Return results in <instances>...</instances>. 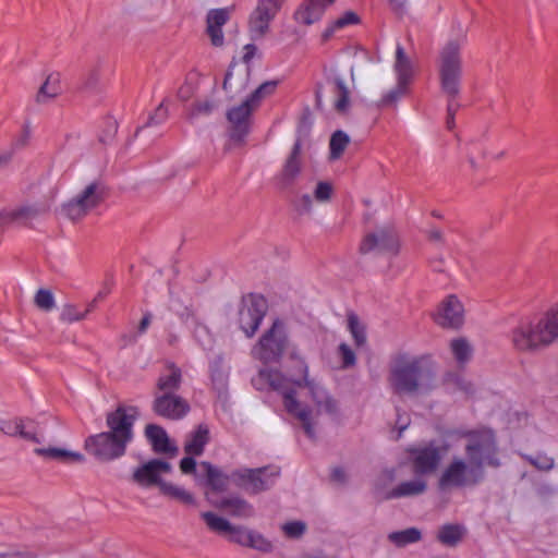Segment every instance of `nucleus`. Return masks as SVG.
Returning <instances> with one entry per match:
<instances>
[{
    "mask_svg": "<svg viewBox=\"0 0 558 558\" xmlns=\"http://www.w3.org/2000/svg\"><path fill=\"white\" fill-rule=\"evenodd\" d=\"M230 19V10L214 9L207 13L206 16V33L210 38V43L215 47H221L225 44V36L222 26Z\"/></svg>",
    "mask_w": 558,
    "mask_h": 558,
    "instance_id": "5701e85b",
    "label": "nucleus"
},
{
    "mask_svg": "<svg viewBox=\"0 0 558 558\" xmlns=\"http://www.w3.org/2000/svg\"><path fill=\"white\" fill-rule=\"evenodd\" d=\"M215 505L226 510L229 514L240 518H248L254 512L253 507L246 500L239 497L222 498Z\"/></svg>",
    "mask_w": 558,
    "mask_h": 558,
    "instance_id": "c85d7f7f",
    "label": "nucleus"
},
{
    "mask_svg": "<svg viewBox=\"0 0 558 558\" xmlns=\"http://www.w3.org/2000/svg\"><path fill=\"white\" fill-rule=\"evenodd\" d=\"M190 403L177 392L155 393L154 412L168 420H181L190 412Z\"/></svg>",
    "mask_w": 558,
    "mask_h": 558,
    "instance_id": "a211bd4d",
    "label": "nucleus"
},
{
    "mask_svg": "<svg viewBox=\"0 0 558 558\" xmlns=\"http://www.w3.org/2000/svg\"><path fill=\"white\" fill-rule=\"evenodd\" d=\"M94 310V302L86 305L84 308H80L74 304H65L62 307L60 319L68 324L84 320L88 314Z\"/></svg>",
    "mask_w": 558,
    "mask_h": 558,
    "instance_id": "c9c22d12",
    "label": "nucleus"
},
{
    "mask_svg": "<svg viewBox=\"0 0 558 558\" xmlns=\"http://www.w3.org/2000/svg\"><path fill=\"white\" fill-rule=\"evenodd\" d=\"M145 433L155 451L165 453L171 452L172 456L177 453L178 449L171 447L167 433L162 427L156 424H149L146 426Z\"/></svg>",
    "mask_w": 558,
    "mask_h": 558,
    "instance_id": "cd10ccee",
    "label": "nucleus"
},
{
    "mask_svg": "<svg viewBox=\"0 0 558 558\" xmlns=\"http://www.w3.org/2000/svg\"><path fill=\"white\" fill-rule=\"evenodd\" d=\"M245 53L243 56L244 62L248 63L255 56V52L257 50L256 46L250 44L245 46Z\"/></svg>",
    "mask_w": 558,
    "mask_h": 558,
    "instance_id": "338daca9",
    "label": "nucleus"
},
{
    "mask_svg": "<svg viewBox=\"0 0 558 558\" xmlns=\"http://www.w3.org/2000/svg\"><path fill=\"white\" fill-rule=\"evenodd\" d=\"M253 384L257 389H266L267 387L278 390L283 395L286 399V395H294L293 388H301L303 384V379L300 381L290 379L282 375L278 371H268L262 369L258 375L253 378Z\"/></svg>",
    "mask_w": 558,
    "mask_h": 558,
    "instance_id": "aec40b11",
    "label": "nucleus"
},
{
    "mask_svg": "<svg viewBox=\"0 0 558 558\" xmlns=\"http://www.w3.org/2000/svg\"><path fill=\"white\" fill-rule=\"evenodd\" d=\"M525 459L539 471H549L554 468V459L544 453L526 456Z\"/></svg>",
    "mask_w": 558,
    "mask_h": 558,
    "instance_id": "3c124183",
    "label": "nucleus"
},
{
    "mask_svg": "<svg viewBox=\"0 0 558 558\" xmlns=\"http://www.w3.org/2000/svg\"><path fill=\"white\" fill-rule=\"evenodd\" d=\"M20 417H14L2 422L0 429L8 436L16 437Z\"/></svg>",
    "mask_w": 558,
    "mask_h": 558,
    "instance_id": "bf43d9fd",
    "label": "nucleus"
},
{
    "mask_svg": "<svg viewBox=\"0 0 558 558\" xmlns=\"http://www.w3.org/2000/svg\"><path fill=\"white\" fill-rule=\"evenodd\" d=\"M350 143V137L343 131H336L330 138L329 149L330 159L338 160L344 153L347 146Z\"/></svg>",
    "mask_w": 558,
    "mask_h": 558,
    "instance_id": "ea45409f",
    "label": "nucleus"
},
{
    "mask_svg": "<svg viewBox=\"0 0 558 558\" xmlns=\"http://www.w3.org/2000/svg\"><path fill=\"white\" fill-rule=\"evenodd\" d=\"M509 344L519 355H535L556 343L541 314L520 318L509 330Z\"/></svg>",
    "mask_w": 558,
    "mask_h": 558,
    "instance_id": "7ed1b4c3",
    "label": "nucleus"
},
{
    "mask_svg": "<svg viewBox=\"0 0 558 558\" xmlns=\"http://www.w3.org/2000/svg\"><path fill=\"white\" fill-rule=\"evenodd\" d=\"M409 85L398 82L397 86L383 96L378 102L379 108H395L397 101L408 93Z\"/></svg>",
    "mask_w": 558,
    "mask_h": 558,
    "instance_id": "c03bdc74",
    "label": "nucleus"
},
{
    "mask_svg": "<svg viewBox=\"0 0 558 558\" xmlns=\"http://www.w3.org/2000/svg\"><path fill=\"white\" fill-rule=\"evenodd\" d=\"M395 70L397 72L398 82L407 85L411 83L414 75L413 64L401 46H398L396 50Z\"/></svg>",
    "mask_w": 558,
    "mask_h": 558,
    "instance_id": "7c9ffc66",
    "label": "nucleus"
},
{
    "mask_svg": "<svg viewBox=\"0 0 558 558\" xmlns=\"http://www.w3.org/2000/svg\"><path fill=\"white\" fill-rule=\"evenodd\" d=\"M437 70L441 90L451 99L460 93L462 74L461 47L457 41H448L437 56Z\"/></svg>",
    "mask_w": 558,
    "mask_h": 558,
    "instance_id": "39448f33",
    "label": "nucleus"
},
{
    "mask_svg": "<svg viewBox=\"0 0 558 558\" xmlns=\"http://www.w3.org/2000/svg\"><path fill=\"white\" fill-rule=\"evenodd\" d=\"M465 306L457 294H448L430 314L433 322L442 329L459 330L465 324Z\"/></svg>",
    "mask_w": 558,
    "mask_h": 558,
    "instance_id": "9b49d317",
    "label": "nucleus"
},
{
    "mask_svg": "<svg viewBox=\"0 0 558 558\" xmlns=\"http://www.w3.org/2000/svg\"><path fill=\"white\" fill-rule=\"evenodd\" d=\"M284 0H257L248 17V32L254 39L264 38L270 31V24L280 12Z\"/></svg>",
    "mask_w": 558,
    "mask_h": 558,
    "instance_id": "4468645a",
    "label": "nucleus"
},
{
    "mask_svg": "<svg viewBox=\"0 0 558 558\" xmlns=\"http://www.w3.org/2000/svg\"><path fill=\"white\" fill-rule=\"evenodd\" d=\"M13 155H14V151L12 149L1 150L0 151V168L7 167L11 162Z\"/></svg>",
    "mask_w": 558,
    "mask_h": 558,
    "instance_id": "0e129e2a",
    "label": "nucleus"
},
{
    "mask_svg": "<svg viewBox=\"0 0 558 558\" xmlns=\"http://www.w3.org/2000/svg\"><path fill=\"white\" fill-rule=\"evenodd\" d=\"M348 324L356 344L363 345L366 341L365 328L360 323L359 317L355 314H350L348 317Z\"/></svg>",
    "mask_w": 558,
    "mask_h": 558,
    "instance_id": "de8ad7c7",
    "label": "nucleus"
},
{
    "mask_svg": "<svg viewBox=\"0 0 558 558\" xmlns=\"http://www.w3.org/2000/svg\"><path fill=\"white\" fill-rule=\"evenodd\" d=\"M460 439L464 440V450L466 459L478 463L483 469L486 460L494 465H498L493 459L496 453V436L493 429L481 427L470 430H461L457 434Z\"/></svg>",
    "mask_w": 558,
    "mask_h": 558,
    "instance_id": "0eeeda50",
    "label": "nucleus"
},
{
    "mask_svg": "<svg viewBox=\"0 0 558 558\" xmlns=\"http://www.w3.org/2000/svg\"><path fill=\"white\" fill-rule=\"evenodd\" d=\"M168 118V108L161 102L155 112L149 117L148 124H157L163 122Z\"/></svg>",
    "mask_w": 558,
    "mask_h": 558,
    "instance_id": "13d9d810",
    "label": "nucleus"
},
{
    "mask_svg": "<svg viewBox=\"0 0 558 558\" xmlns=\"http://www.w3.org/2000/svg\"><path fill=\"white\" fill-rule=\"evenodd\" d=\"M436 374L437 364L429 355H399L390 368L388 381L395 393L413 395L432 388Z\"/></svg>",
    "mask_w": 558,
    "mask_h": 558,
    "instance_id": "f03ea898",
    "label": "nucleus"
},
{
    "mask_svg": "<svg viewBox=\"0 0 558 558\" xmlns=\"http://www.w3.org/2000/svg\"><path fill=\"white\" fill-rule=\"evenodd\" d=\"M213 109H214V104L210 100L205 99V100L197 101L196 104H194L190 111V114L192 117H196L199 114H208L213 111Z\"/></svg>",
    "mask_w": 558,
    "mask_h": 558,
    "instance_id": "4d7b16f0",
    "label": "nucleus"
},
{
    "mask_svg": "<svg viewBox=\"0 0 558 558\" xmlns=\"http://www.w3.org/2000/svg\"><path fill=\"white\" fill-rule=\"evenodd\" d=\"M11 222L28 226L37 216L41 214V209L34 204H21L10 207Z\"/></svg>",
    "mask_w": 558,
    "mask_h": 558,
    "instance_id": "2f4dec72",
    "label": "nucleus"
},
{
    "mask_svg": "<svg viewBox=\"0 0 558 558\" xmlns=\"http://www.w3.org/2000/svg\"><path fill=\"white\" fill-rule=\"evenodd\" d=\"M397 480L393 470H385L381 472L376 482V490L383 499H397L403 497L418 496L426 492L427 482L422 475H416L411 481H403L391 489L386 487Z\"/></svg>",
    "mask_w": 558,
    "mask_h": 558,
    "instance_id": "9d476101",
    "label": "nucleus"
},
{
    "mask_svg": "<svg viewBox=\"0 0 558 558\" xmlns=\"http://www.w3.org/2000/svg\"><path fill=\"white\" fill-rule=\"evenodd\" d=\"M195 466V460L191 457H186L181 460L180 469L183 473H194Z\"/></svg>",
    "mask_w": 558,
    "mask_h": 558,
    "instance_id": "680f3d73",
    "label": "nucleus"
},
{
    "mask_svg": "<svg viewBox=\"0 0 558 558\" xmlns=\"http://www.w3.org/2000/svg\"><path fill=\"white\" fill-rule=\"evenodd\" d=\"M194 337L203 348L211 349L214 338L205 324L196 322L194 327Z\"/></svg>",
    "mask_w": 558,
    "mask_h": 558,
    "instance_id": "09e8293b",
    "label": "nucleus"
},
{
    "mask_svg": "<svg viewBox=\"0 0 558 558\" xmlns=\"http://www.w3.org/2000/svg\"><path fill=\"white\" fill-rule=\"evenodd\" d=\"M465 533L462 524H444L438 529L437 539L447 547H454L464 538Z\"/></svg>",
    "mask_w": 558,
    "mask_h": 558,
    "instance_id": "c756f323",
    "label": "nucleus"
},
{
    "mask_svg": "<svg viewBox=\"0 0 558 558\" xmlns=\"http://www.w3.org/2000/svg\"><path fill=\"white\" fill-rule=\"evenodd\" d=\"M209 439V430L207 426L199 425L197 429L191 434L190 438L186 440L184 445V450L186 453L192 456H199L204 451L205 445Z\"/></svg>",
    "mask_w": 558,
    "mask_h": 558,
    "instance_id": "473e14b6",
    "label": "nucleus"
},
{
    "mask_svg": "<svg viewBox=\"0 0 558 558\" xmlns=\"http://www.w3.org/2000/svg\"><path fill=\"white\" fill-rule=\"evenodd\" d=\"M335 86L338 95V100L335 102V107L339 112H347L350 105V90L339 77L335 78Z\"/></svg>",
    "mask_w": 558,
    "mask_h": 558,
    "instance_id": "a18cd8bd",
    "label": "nucleus"
},
{
    "mask_svg": "<svg viewBox=\"0 0 558 558\" xmlns=\"http://www.w3.org/2000/svg\"><path fill=\"white\" fill-rule=\"evenodd\" d=\"M287 347L288 335L284 324L276 319L253 347L252 354L263 363H274L280 360Z\"/></svg>",
    "mask_w": 558,
    "mask_h": 558,
    "instance_id": "6e6552de",
    "label": "nucleus"
},
{
    "mask_svg": "<svg viewBox=\"0 0 558 558\" xmlns=\"http://www.w3.org/2000/svg\"><path fill=\"white\" fill-rule=\"evenodd\" d=\"M106 194L105 185L100 181H93L64 204L63 210L71 220H80L97 208L105 201Z\"/></svg>",
    "mask_w": 558,
    "mask_h": 558,
    "instance_id": "1a4fd4ad",
    "label": "nucleus"
},
{
    "mask_svg": "<svg viewBox=\"0 0 558 558\" xmlns=\"http://www.w3.org/2000/svg\"><path fill=\"white\" fill-rule=\"evenodd\" d=\"M183 380L182 369L173 362L167 361L156 381V393L177 392Z\"/></svg>",
    "mask_w": 558,
    "mask_h": 558,
    "instance_id": "393cba45",
    "label": "nucleus"
},
{
    "mask_svg": "<svg viewBox=\"0 0 558 558\" xmlns=\"http://www.w3.org/2000/svg\"><path fill=\"white\" fill-rule=\"evenodd\" d=\"M138 416V409L132 405L120 404L106 416L109 433L130 442L133 436L132 427Z\"/></svg>",
    "mask_w": 558,
    "mask_h": 558,
    "instance_id": "f3484780",
    "label": "nucleus"
},
{
    "mask_svg": "<svg viewBox=\"0 0 558 558\" xmlns=\"http://www.w3.org/2000/svg\"><path fill=\"white\" fill-rule=\"evenodd\" d=\"M305 529H306L305 523H303L301 521L289 522L282 526L284 534L290 538L301 537L304 534Z\"/></svg>",
    "mask_w": 558,
    "mask_h": 558,
    "instance_id": "864d4df0",
    "label": "nucleus"
},
{
    "mask_svg": "<svg viewBox=\"0 0 558 558\" xmlns=\"http://www.w3.org/2000/svg\"><path fill=\"white\" fill-rule=\"evenodd\" d=\"M34 452L47 461H58V462H82L84 461V456L80 452L70 451L63 448L58 447H38L34 450Z\"/></svg>",
    "mask_w": 558,
    "mask_h": 558,
    "instance_id": "bb28decb",
    "label": "nucleus"
},
{
    "mask_svg": "<svg viewBox=\"0 0 558 558\" xmlns=\"http://www.w3.org/2000/svg\"><path fill=\"white\" fill-rule=\"evenodd\" d=\"M172 470L168 462L161 460H151L142 466L137 468L133 473V481L141 486L158 485L160 492L172 499L179 500L183 504L191 505L194 502L193 496L184 488L173 484L163 482L160 475L170 473Z\"/></svg>",
    "mask_w": 558,
    "mask_h": 558,
    "instance_id": "20e7f679",
    "label": "nucleus"
},
{
    "mask_svg": "<svg viewBox=\"0 0 558 558\" xmlns=\"http://www.w3.org/2000/svg\"><path fill=\"white\" fill-rule=\"evenodd\" d=\"M375 248L386 252L392 256H397L399 254L400 241L392 227H379L375 231L368 232L363 236L359 246L360 253L367 254Z\"/></svg>",
    "mask_w": 558,
    "mask_h": 558,
    "instance_id": "dca6fc26",
    "label": "nucleus"
},
{
    "mask_svg": "<svg viewBox=\"0 0 558 558\" xmlns=\"http://www.w3.org/2000/svg\"><path fill=\"white\" fill-rule=\"evenodd\" d=\"M35 305L46 312L51 311L56 306L53 294L50 290L39 289L34 296Z\"/></svg>",
    "mask_w": 558,
    "mask_h": 558,
    "instance_id": "49530a36",
    "label": "nucleus"
},
{
    "mask_svg": "<svg viewBox=\"0 0 558 558\" xmlns=\"http://www.w3.org/2000/svg\"><path fill=\"white\" fill-rule=\"evenodd\" d=\"M483 476L477 462L461 456H453L438 476L437 485L441 492L476 485Z\"/></svg>",
    "mask_w": 558,
    "mask_h": 558,
    "instance_id": "423d86ee",
    "label": "nucleus"
},
{
    "mask_svg": "<svg viewBox=\"0 0 558 558\" xmlns=\"http://www.w3.org/2000/svg\"><path fill=\"white\" fill-rule=\"evenodd\" d=\"M128 442L109 432L92 435L85 439L84 448L100 461H112L122 457Z\"/></svg>",
    "mask_w": 558,
    "mask_h": 558,
    "instance_id": "ddd939ff",
    "label": "nucleus"
},
{
    "mask_svg": "<svg viewBox=\"0 0 558 558\" xmlns=\"http://www.w3.org/2000/svg\"><path fill=\"white\" fill-rule=\"evenodd\" d=\"M277 85L278 83L276 81H268L263 83L245 99V101L254 109H256L265 96L275 92Z\"/></svg>",
    "mask_w": 558,
    "mask_h": 558,
    "instance_id": "37998d69",
    "label": "nucleus"
},
{
    "mask_svg": "<svg viewBox=\"0 0 558 558\" xmlns=\"http://www.w3.org/2000/svg\"><path fill=\"white\" fill-rule=\"evenodd\" d=\"M422 533L416 527H409L403 531H396L388 534V539L397 547H404L408 544L421 541Z\"/></svg>",
    "mask_w": 558,
    "mask_h": 558,
    "instance_id": "e433bc0d",
    "label": "nucleus"
},
{
    "mask_svg": "<svg viewBox=\"0 0 558 558\" xmlns=\"http://www.w3.org/2000/svg\"><path fill=\"white\" fill-rule=\"evenodd\" d=\"M338 352L342 360L343 368L352 367L355 365V355L348 344L341 343L338 348Z\"/></svg>",
    "mask_w": 558,
    "mask_h": 558,
    "instance_id": "5fc2aeb1",
    "label": "nucleus"
},
{
    "mask_svg": "<svg viewBox=\"0 0 558 558\" xmlns=\"http://www.w3.org/2000/svg\"><path fill=\"white\" fill-rule=\"evenodd\" d=\"M333 2L335 0H304L294 17L298 23L308 26L317 22Z\"/></svg>",
    "mask_w": 558,
    "mask_h": 558,
    "instance_id": "a878e982",
    "label": "nucleus"
},
{
    "mask_svg": "<svg viewBox=\"0 0 558 558\" xmlns=\"http://www.w3.org/2000/svg\"><path fill=\"white\" fill-rule=\"evenodd\" d=\"M63 93L62 77L59 72H50L46 75L45 81L39 86L35 102L41 106L56 101Z\"/></svg>",
    "mask_w": 558,
    "mask_h": 558,
    "instance_id": "b1692460",
    "label": "nucleus"
},
{
    "mask_svg": "<svg viewBox=\"0 0 558 558\" xmlns=\"http://www.w3.org/2000/svg\"><path fill=\"white\" fill-rule=\"evenodd\" d=\"M410 425V416L408 413H398L396 427L398 428L397 439L400 438L401 433Z\"/></svg>",
    "mask_w": 558,
    "mask_h": 558,
    "instance_id": "052dcab7",
    "label": "nucleus"
},
{
    "mask_svg": "<svg viewBox=\"0 0 558 558\" xmlns=\"http://www.w3.org/2000/svg\"><path fill=\"white\" fill-rule=\"evenodd\" d=\"M449 347L458 364L463 365L471 360L473 347L465 337L453 338L450 341Z\"/></svg>",
    "mask_w": 558,
    "mask_h": 558,
    "instance_id": "72a5a7b5",
    "label": "nucleus"
},
{
    "mask_svg": "<svg viewBox=\"0 0 558 558\" xmlns=\"http://www.w3.org/2000/svg\"><path fill=\"white\" fill-rule=\"evenodd\" d=\"M304 404L293 395H286V409L303 424L308 437H315V427L325 421H336L340 415L337 400L315 379L308 377V367L301 361Z\"/></svg>",
    "mask_w": 558,
    "mask_h": 558,
    "instance_id": "f257e3e1",
    "label": "nucleus"
},
{
    "mask_svg": "<svg viewBox=\"0 0 558 558\" xmlns=\"http://www.w3.org/2000/svg\"><path fill=\"white\" fill-rule=\"evenodd\" d=\"M407 453L414 473L422 476L435 473L442 460L441 451L435 442L410 447Z\"/></svg>",
    "mask_w": 558,
    "mask_h": 558,
    "instance_id": "2eb2a0df",
    "label": "nucleus"
},
{
    "mask_svg": "<svg viewBox=\"0 0 558 558\" xmlns=\"http://www.w3.org/2000/svg\"><path fill=\"white\" fill-rule=\"evenodd\" d=\"M195 87L192 84L186 83L179 89V97L183 100H187L194 93Z\"/></svg>",
    "mask_w": 558,
    "mask_h": 558,
    "instance_id": "e2e57ef3",
    "label": "nucleus"
},
{
    "mask_svg": "<svg viewBox=\"0 0 558 558\" xmlns=\"http://www.w3.org/2000/svg\"><path fill=\"white\" fill-rule=\"evenodd\" d=\"M265 315V300L262 296H252L244 303L239 312L241 329L247 337H253Z\"/></svg>",
    "mask_w": 558,
    "mask_h": 558,
    "instance_id": "6ab92c4d",
    "label": "nucleus"
},
{
    "mask_svg": "<svg viewBox=\"0 0 558 558\" xmlns=\"http://www.w3.org/2000/svg\"><path fill=\"white\" fill-rule=\"evenodd\" d=\"M16 437H21L24 440L41 444L43 437L37 432L35 423L28 418L20 417L19 427L16 429Z\"/></svg>",
    "mask_w": 558,
    "mask_h": 558,
    "instance_id": "58836bf2",
    "label": "nucleus"
},
{
    "mask_svg": "<svg viewBox=\"0 0 558 558\" xmlns=\"http://www.w3.org/2000/svg\"><path fill=\"white\" fill-rule=\"evenodd\" d=\"M202 518L206 522L207 526L216 533L227 535L228 531L231 529V523L227 519L213 512H204L202 513Z\"/></svg>",
    "mask_w": 558,
    "mask_h": 558,
    "instance_id": "79ce46f5",
    "label": "nucleus"
},
{
    "mask_svg": "<svg viewBox=\"0 0 558 558\" xmlns=\"http://www.w3.org/2000/svg\"><path fill=\"white\" fill-rule=\"evenodd\" d=\"M201 468L204 470L207 476L208 485L218 492H222L227 486V477L209 462H202Z\"/></svg>",
    "mask_w": 558,
    "mask_h": 558,
    "instance_id": "4c0bfd02",
    "label": "nucleus"
},
{
    "mask_svg": "<svg viewBox=\"0 0 558 558\" xmlns=\"http://www.w3.org/2000/svg\"><path fill=\"white\" fill-rule=\"evenodd\" d=\"M248 533L250 530L231 524V529L228 531L227 536L231 542L245 546L248 541Z\"/></svg>",
    "mask_w": 558,
    "mask_h": 558,
    "instance_id": "603ef678",
    "label": "nucleus"
},
{
    "mask_svg": "<svg viewBox=\"0 0 558 558\" xmlns=\"http://www.w3.org/2000/svg\"><path fill=\"white\" fill-rule=\"evenodd\" d=\"M253 110L255 109L244 100L242 104L231 108L227 112V119L230 124L229 130L232 138L241 140L248 133Z\"/></svg>",
    "mask_w": 558,
    "mask_h": 558,
    "instance_id": "4be33fe9",
    "label": "nucleus"
},
{
    "mask_svg": "<svg viewBox=\"0 0 558 558\" xmlns=\"http://www.w3.org/2000/svg\"><path fill=\"white\" fill-rule=\"evenodd\" d=\"M332 193V186L328 182H319L314 191V196L317 201H328Z\"/></svg>",
    "mask_w": 558,
    "mask_h": 558,
    "instance_id": "6e6d98bb",
    "label": "nucleus"
},
{
    "mask_svg": "<svg viewBox=\"0 0 558 558\" xmlns=\"http://www.w3.org/2000/svg\"><path fill=\"white\" fill-rule=\"evenodd\" d=\"M280 470L276 466L259 469H242L232 472L231 478L241 488L257 494L268 489L279 476Z\"/></svg>",
    "mask_w": 558,
    "mask_h": 558,
    "instance_id": "f8f14e48",
    "label": "nucleus"
},
{
    "mask_svg": "<svg viewBox=\"0 0 558 558\" xmlns=\"http://www.w3.org/2000/svg\"><path fill=\"white\" fill-rule=\"evenodd\" d=\"M245 546H250L262 551H269L271 549V543L262 534L252 530H250L248 541Z\"/></svg>",
    "mask_w": 558,
    "mask_h": 558,
    "instance_id": "8fccbe9b",
    "label": "nucleus"
},
{
    "mask_svg": "<svg viewBox=\"0 0 558 558\" xmlns=\"http://www.w3.org/2000/svg\"><path fill=\"white\" fill-rule=\"evenodd\" d=\"M360 22V17L353 11H347L333 22H331L323 32L322 38L324 41L329 40L337 31L342 29L349 25H354Z\"/></svg>",
    "mask_w": 558,
    "mask_h": 558,
    "instance_id": "f704fd0d",
    "label": "nucleus"
},
{
    "mask_svg": "<svg viewBox=\"0 0 558 558\" xmlns=\"http://www.w3.org/2000/svg\"><path fill=\"white\" fill-rule=\"evenodd\" d=\"M213 383L218 388H223L226 384V376L221 372H213Z\"/></svg>",
    "mask_w": 558,
    "mask_h": 558,
    "instance_id": "774afa93",
    "label": "nucleus"
},
{
    "mask_svg": "<svg viewBox=\"0 0 558 558\" xmlns=\"http://www.w3.org/2000/svg\"><path fill=\"white\" fill-rule=\"evenodd\" d=\"M12 225L10 207L0 209V226Z\"/></svg>",
    "mask_w": 558,
    "mask_h": 558,
    "instance_id": "69168bd1",
    "label": "nucleus"
},
{
    "mask_svg": "<svg viewBox=\"0 0 558 558\" xmlns=\"http://www.w3.org/2000/svg\"><path fill=\"white\" fill-rule=\"evenodd\" d=\"M302 144L296 141L291 153L287 157L280 173L276 180L281 189L290 187L301 173L302 169Z\"/></svg>",
    "mask_w": 558,
    "mask_h": 558,
    "instance_id": "412c9836",
    "label": "nucleus"
},
{
    "mask_svg": "<svg viewBox=\"0 0 558 558\" xmlns=\"http://www.w3.org/2000/svg\"><path fill=\"white\" fill-rule=\"evenodd\" d=\"M541 316L550 330L551 336H554L555 341L558 342V299L543 311Z\"/></svg>",
    "mask_w": 558,
    "mask_h": 558,
    "instance_id": "a19ab883",
    "label": "nucleus"
}]
</instances>
